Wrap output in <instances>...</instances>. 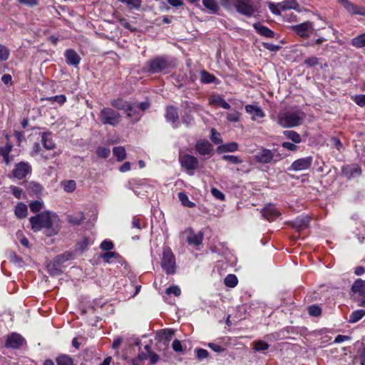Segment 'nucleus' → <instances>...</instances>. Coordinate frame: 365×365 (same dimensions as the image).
Masks as SVG:
<instances>
[{"label": "nucleus", "instance_id": "7", "mask_svg": "<svg viewBox=\"0 0 365 365\" xmlns=\"http://www.w3.org/2000/svg\"><path fill=\"white\" fill-rule=\"evenodd\" d=\"M179 160L181 166L190 173V175L193 174V171L195 170L199 165L198 159L190 154H185L180 156Z\"/></svg>", "mask_w": 365, "mask_h": 365}, {"label": "nucleus", "instance_id": "27", "mask_svg": "<svg viewBox=\"0 0 365 365\" xmlns=\"http://www.w3.org/2000/svg\"><path fill=\"white\" fill-rule=\"evenodd\" d=\"M41 143L46 150H53L56 146L53 141L51 133L48 132L41 134Z\"/></svg>", "mask_w": 365, "mask_h": 365}, {"label": "nucleus", "instance_id": "20", "mask_svg": "<svg viewBox=\"0 0 365 365\" xmlns=\"http://www.w3.org/2000/svg\"><path fill=\"white\" fill-rule=\"evenodd\" d=\"M309 222L310 217L309 216H299L293 222V227L297 232H300L309 227Z\"/></svg>", "mask_w": 365, "mask_h": 365}, {"label": "nucleus", "instance_id": "44", "mask_svg": "<svg viewBox=\"0 0 365 365\" xmlns=\"http://www.w3.org/2000/svg\"><path fill=\"white\" fill-rule=\"evenodd\" d=\"M178 198L184 206L190 208L194 207L195 206V204L190 201L187 195L183 192H180L178 193Z\"/></svg>", "mask_w": 365, "mask_h": 365}, {"label": "nucleus", "instance_id": "2", "mask_svg": "<svg viewBox=\"0 0 365 365\" xmlns=\"http://www.w3.org/2000/svg\"><path fill=\"white\" fill-rule=\"evenodd\" d=\"M148 71L151 73H170L175 66L173 60L168 56H158L147 62Z\"/></svg>", "mask_w": 365, "mask_h": 365}, {"label": "nucleus", "instance_id": "4", "mask_svg": "<svg viewBox=\"0 0 365 365\" xmlns=\"http://www.w3.org/2000/svg\"><path fill=\"white\" fill-rule=\"evenodd\" d=\"M255 160L260 164H269L279 162L283 158L282 154L279 153L278 149H268L261 148L254 156Z\"/></svg>", "mask_w": 365, "mask_h": 365}, {"label": "nucleus", "instance_id": "63", "mask_svg": "<svg viewBox=\"0 0 365 365\" xmlns=\"http://www.w3.org/2000/svg\"><path fill=\"white\" fill-rule=\"evenodd\" d=\"M354 101L359 106H365V95H356L355 96Z\"/></svg>", "mask_w": 365, "mask_h": 365}, {"label": "nucleus", "instance_id": "22", "mask_svg": "<svg viewBox=\"0 0 365 365\" xmlns=\"http://www.w3.org/2000/svg\"><path fill=\"white\" fill-rule=\"evenodd\" d=\"M253 27L255 31L262 36L267 38H275L276 34L268 27L262 25L260 22L255 23Z\"/></svg>", "mask_w": 365, "mask_h": 365}, {"label": "nucleus", "instance_id": "49", "mask_svg": "<svg viewBox=\"0 0 365 365\" xmlns=\"http://www.w3.org/2000/svg\"><path fill=\"white\" fill-rule=\"evenodd\" d=\"M174 336V331L172 329H164L160 334L161 339L166 342L170 341Z\"/></svg>", "mask_w": 365, "mask_h": 365}, {"label": "nucleus", "instance_id": "50", "mask_svg": "<svg viewBox=\"0 0 365 365\" xmlns=\"http://www.w3.org/2000/svg\"><path fill=\"white\" fill-rule=\"evenodd\" d=\"M9 55V50L5 46L0 44V62L6 61Z\"/></svg>", "mask_w": 365, "mask_h": 365}, {"label": "nucleus", "instance_id": "32", "mask_svg": "<svg viewBox=\"0 0 365 365\" xmlns=\"http://www.w3.org/2000/svg\"><path fill=\"white\" fill-rule=\"evenodd\" d=\"M14 213L18 218H25L28 214L27 205L22 202H18L15 207Z\"/></svg>", "mask_w": 365, "mask_h": 365}, {"label": "nucleus", "instance_id": "12", "mask_svg": "<svg viewBox=\"0 0 365 365\" xmlns=\"http://www.w3.org/2000/svg\"><path fill=\"white\" fill-rule=\"evenodd\" d=\"M339 2L350 14L365 16V7L357 6L349 0H339Z\"/></svg>", "mask_w": 365, "mask_h": 365}, {"label": "nucleus", "instance_id": "40", "mask_svg": "<svg viewBox=\"0 0 365 365\" xmlns=\"http://www.w3.org/2000/svg\"><path fill=\"white\" fill-rule=\"evenodd\" d=\"M113 153L118 161H123L126 158V153L124 147L117 146L113 149Z\"/></svg>", "mask_w": 365, "mask_h": 365}, {"label": "nucleus", "instance_id": "31", "mask_svg": "<svg viewBox=\"0 0 365 365\" xmlns=\"http://www.w3.org/2000/svg\"><path fill=\"white\" fill-rule=\"evenodd\" d=\"M130 104V103L120 98L114 99L110 101V105L113 107L115 108L118 110H124L125 112L126 110L130 111V109L129 108Z\"/></svg>", "mask_w": 365, "mask_h": 365}, {"label": "nucleus", "instance_id": "25", "mask_svg": "<svg viewBox=\"0 0 365 365\" xmlns=\"http://www.w3.org/2000/svg\"><path fill=\"white\" fill-rule=\"evenodd\" d=\"M209 103L214 106H218L224 109H230V105L227 103L219 95H212L209 98Z\"/></svg>", "mask_w": 365, "mask_h": 365}, {"label": "nucleus", "instance_id": "60", "mask_svg": "<svg viewBox=\"0 0 365 365\" xmlns=\"http://www.w3.org/2000/svg\"><path fill=\"white\" fill-rule=\"evenodd\" d=\"M240 113L237 111H233L227 113V119L230 122H237L240 120Z\"/></svg>", "mask_w": 365, "mask_h": 365}, {"label": "nucleus", "instance_id": "53", "mask_svg": "<svg viewBox=\"0 0 365 365\" xmlns=\"http://www.w3.org/2000/svg\"><path fill=\"white\" fill-rule=\"evenodd\" d=\"M308 312L312 317H319L322 314V309L319 306L313 304L309 307Z\"/></svg>", "mask_w": 365, "mask_h": 365}, {"label": "nucleus", "instance_id": "15", "mask_svg": "<svg viewBox=\"0 0 365 365\" xmlns=\"http://www.w3.org/2000/svg\"><path fill=\"white\" fill-rule=\"evenodd\" d=\"M312 27L310 21H305L302 24L292 26V29L302 38H308L309 36V31Z\"/></svg>", "mask_w": 365, "mask_h": 365}, {"label": "nucleus", "instance_id": "8", "mask_svg": "<svg viewBox=\"0 0 365 365\" xmlns=\"http://www.w3.org/2000/svg\"><path fill=\"white\" fill-rule=\"evenodd\" d=\"M235 10L240 14L247 17L255 16L256 9L245 0H237L234 4Z\"/></svg>", "mask_w": 365, "mask_h": 365}, {"label": "nucleus", "instance_id": "9", "mask_svg": "<svg viewBox=\"0 0 365 365\" xmlns=\"http://www.w3.org/2000/svg\"><path fill=\"white\" fill-rule=\"evenodd\" d=\"M31 166L29 163L20 162L14 165L12 174L14 178L19 180H23L31 173Z\"/></svg>", "mask_w": 365, "mask_h": 365}, {"label": "nucleus", "instance_id": "13", "mask_svg": "<svg viewBox=\"0 0 365 365\" xmlns=\"http://www.w3.org/2000/svg\"><path fill=\"white\" fill-rule=\"evenodd\" d=\"M195 148L196 152L199 155L203 156L207 155L208 158L211 156L212 152L213 150V145L206 140H200L197 141Z\"/></svg>", "mask_w": 365, "mask_h": 365}, {"label": "nucleus", "instance_id": "18", "mask_svg": "<svg viewBox=\"0 0 365 365\" xmlns=\"http://www.w3.org/2000/svg\"><path fill=\"white\" fill-rule=\"evenodd\" d=\"M66 62L69 66L77 67L81 61L80 56L73 49H67L64 52Z\"/></svg>", "mask_w": 365, "mask_h": 365}, {"label": "nucleus", "instance_id": "42", "mask_svg": "<svg viewBox=\"0 0 365 365\" xmlns=\"http://www.w3.org/2000/svg\"><path fill=\"white\" fill-rule=\"evenodd\" d=\"M351 45L356 48L365 47V33L352 38Z\"/></svg>", "mask_w": 365, "mask_h": 365}, {"label": "nucleus", "instance_id": "26", "mask_svg": "<svg viewBox=\"0 0 365 365\" xmlns=\"http://www.w3.org/2000/svg\"><path fill=\"white\" fill-rule=\"evenodd\" d=\"M351 291L359 296H365V280L356 279L351 286Z\"/></svg>", "mask_w": 365, "mask_h": 365}, {"label": "nucleus", "instance_id": "34", "mask_svg": "<svg viewBox=\"0 0 365 365\" xmlns=\"http://www.w3.org/2000/svg\"><path fill=\"white\" fill-rule=\"evenodd\" d=\"M129 108L130 111L126 110L125 113L128 117H134L135 120H138L141 117V113H140V110L138 109L137 103H130L129 105Z\"/></svg>", "mask_w": 365, "mask_h": 365}, {"label": "nucleus", "instance_id": "24", "mask_svg": "<svg viewBox=\"0 0 365 365\" xmlns=\"http://www.w3.org/2000/svg\"><path fill=\"white\" fill-rule=\"evenodd\" d=\"M101 257L106 263H111L114 260L120 263L123 261L121 256L115 252H106L101 255Z\"/></svg>", "mask_w": 365, "mask_h": 365}, {"label": "nucleus", "instance_id": "16", "mask_svg": "<svg viewBox=\"0 0 365 365\" xmlns=\"http://www.w3.org/2000/svg\"><path fill=\"white\" fill-rule=\"evenodd\" d=\"M24 341L25 339L20 334L13 333L11 336H8L6 341V346L12 349H18Z\"/></svg>", "mask_w": 365, "mask_h": 365}, {"label": "nucleus", "instance_id": "57", "mask_svg": "<svg viewBox=\"0 0 365 365\" xmlns=\"http://www.w3.org/2000/svg\"><path fill=\"white\" fill-rule=\"evenodd\" d=\"M304 63L309 67L315 66L319 63V58L316 56H310L307 58Z\"/></svg>", "mask_w": 365, "mask_h": 365}, {"label": "nucleus", "instance_id": "35", "mask_svg": "<svg viewBox=\"0 0 365 365\" xmlns=\"http://www.w3.org/2000/svg\"><path fill=\"white\" fill-rule=\"evenodd\" d=\"M278 6L282 10H287V9H297L299 7V4L296 1V0H284L278 4Z\"/></svg>", "mask_w": 365, "mask_h": 365}, {"label": "nucleus", "instance_id": "39", "mask_svg": "<svg viewBox=\"0 0 365 365\" xmlns=\"http://www.w3.org/2000/svg\"><path fill=\"white\" fill-rule=\"evenodd\" d=\"M203 240V235L201 232L194 234L187 238V242L190 245H200Z\"/></svg>", "mask_w": 365, "mask_h": 365}, {"label": "nucleus", "instance_id": "62", "mask_svg": "<svg viewBox=\"0 0 365 365\" xmlns=\"http://www.w3.org/2000/svg\"><path fill=\"white\" fill-rule=\"evenodd\" d=\"M211 193L217 200H225V195L221 191H220L218 189H217L215 187H212L211 189Z\"/></svg>", "mask_w": 365, "mask_h": 365}, {"label": "nucleus", "instance_id": "58", "mask_svg": "<svg viewBox=\"0 0 365 365\" xmlns=\"http://www.w3.org/2000/svg\"><path fill=\"white\" fill-rule=\"evenodd\" d=\"M195 352H196L197 359L200 361L207 358L209 356L208 351L204 349H201V348L196 349Z\"/></svg>", "mask_w": 365, "mask_h": 365}, {"label": "nucleus", "instance_id": "59", "mask_svg": "<svg viewBox=\"0 0 365 365\" xmlns=\"http://www.w3.org/2000/svg\"><path fill=\"white\" fill-rule=\"evenodd\" d=\"M165 293L168 294H173L175 296L178 297L180 295L181 291H180V289L179 288V287L173 285V286H171V287H169L168 288H167Z\"/></svg>", "mask_w": 365, "mask_h": 365}, {"label": "nucleus", "instance_id": "5", "mask_svg": "<svg viewBox=\"0 0 365 365\" xmlns=\"http://www.w3.org/2000/svg\"><path fill=\"white\" fill-rule=\"evenodd\" d=\"M161 267L163 271L168 275L174 274L176 272L175 257L170 247L168 246L163 248Z\"/></svg>", "mask_w": 365, "mask_h": 365}, {"label": "nucleus", "instance_id": "52", "mask_svg": "<svg viewBox=\"0 0 365 365\" xmlns=\"http://www.w3.org/2000/svg\"><path fill=\"white\" fill-rule=\"evenodd\" d=\"M222 159L225 161H229L234 165H238L242 162L237 156L231 155H225L222 157Z\"/></svg>", "mask_w": 365, "mask_h": 365}, {"label": "nucleus", "instance_id": "54", "mask_svg": "<svg viewBox=\"0 0 365 365\" xmlns=\"http://www.w3.org/2000/svg\"><path fill=\"white\" fill-rule=\"evenodd\" d=\"M47 101L50 102H57L60 105H63L66 101V97L65 95H57L47 98Z\"/></svg>", "mask_w": 365, "mask_h": 365}, {"label": "nucleus", "instance_id": "48", "mask_svg": "<svg viewBox=\"0 0 365 365\" xmlns=\"http://www.w3.org/2000/svg\"><path fill=\"white\" fill-rule=\"evenodd\" d=\"M43 206V203L40 200H34L30 202L29 207L32 212L36 213L39 212Z\"/></svg>", "mask_w": 365, "mask_h": 365}, {"label": "nucleus", "instance_id": "43", "mask_svg": "<svg viewBox=\"0 0 365 365\" xmlns=\"http://www.w3.org/2000/svg\"><path fill=\"white\" fill-rule=\"evenodd\" d=\"M238 279L235 274H230L226 276L224 279L225 284L228 287L233 288L237 286Z\"/></svg>", "mask_w": 365, "mask_h": 365}, {"label": "nucleus", "instance_id": "11", "mask_svg": "<svg viewBox=\"0 0 365 365\" xmlns=\"http://www.w3.org/2000/svg\"><path fill=\"white\" fill-rule=\"evenodd\" d=\"M165 117L168 123L172 124L173 128L179 126V115L178 108L173 106H167Z\"/></svg>", "mask_w": 365, "mask_h": 365}, {"label": "nucleus", "instance_id": "41", "mask_svg": "<svg viewBox=\"0 0 365 365\" xmlns=\"http://www.w3.org/2000/svg\"><path fill=\"white\" fill-rule=\"evenodd\" d=\"M57 365H73V361L71 356L66 354L59 355L56 359Z\"/></svg>", "mask_w": 365, "mask_h": 365}, {"label": "nucleus", "instance_id": "21", "mask_svg": "<svg viewBox=\"0 0 365 365\" xmlns=\"http://www.w3.org/2000/svg\"><path fill=\"white\" fill-rule=\"evenodd\" d=\"M140 187H143L145 189L150 188V186L146 183L145 180H133L129 182V188L132 190L136 195L142 197L144 194H141L138 190ZM145 192H148V190H145Z\"/></svg>", "mask_w": 365, "mask_h": 365}, {"label": "nucleus", "instance_id": "36", "mask_svg": "<svg viewBox=\"0 0 365 365\" xmlns=\"http://www.w3.org/2000/svg\"><path fill=\"white\" fill-rule=\"evenodd\" d=\"M365 316V310L358 309L354 311L349 315L348 322L351 324L356 323Z\"/></svg>", "mask_w": 365, "mask_h": 365}, {"label": "nucleus", "instance_id": "56", "mask_svg": "<svg viewBox=\"0 0 365 365\" xmlns=\"http://www.w3.org/2000/svg\"><path fill=\"white\" fill-rule=\"evenodd\" d=\"M113 247L114 245L110 240H103L100 245V248L103 251L110 252Z\"/></svg>", "mask_w": 365, "mask_h": 365}, {"label": "nucleus", "instance_id": "55", "mask_svg": "<svg viewBox=\"0 0 365 365\" xmlns=\"http://www.w3.org/2000/svg\"><path fill=\"white\" fill-rule=\"evenodd\" d=\"M357 354H358L354 357V359L359 358L360 364L365 365V347L362 346L361 348H359L358 349Z\"/></svg>", "mask_w": 365, "mask_h": 365}, {"label": "nucleus", "instance_id": "37", "mask_svg": "<svg viewBox=\"0 0 365 365\" xmlns=\"http://www.w3.org/2000/svg\"><path fill=\"white\" fill-rule=\"evenodd\" d=\"M85 220L84 215L83 212H78L73 215H68V222L73 225H79L83 222Z\"/></svg>", "mask_w": 365, "mask_h": 365}, {"label": "nucleus", "instance_id": "38", "mask_svg": "<svg viewBox=\"0 0 365 365\" xmlns=\"http://www.w3.org/2000/svg\"><path fill=\"white\" fill-rule=\"evenodd\" d=\"M283 134L294 143H299L302 142L300 135L294 130H284Z\"/></svg>", "mask_w": 365, "mask_h": 365}, {"label": "nucleus", "instance_id": "51", "mask_svg": "<svg viewBox=\"0 0 365 365\" xmlns=\"http://www.w3.org/2000/svg\"><path fill=\"white\" fill-rule=\"evenodd\" d=\"M110 153V149L106 147H98L96 150L97 155L101 158H107Z\"/></svg>", "mask_w": 365, "mask_h": 365}, {"label": "nucleus", "instance_id": "33", "mask_svg": "<svg viewBox=\"0 0 365 365\" xmlns=\"http://www.w3.org/2000/svg\"><path fill=\"white\" fill-rule=\"evenodd\" d=\"M202 4L210 14H217L220 10V6L216 0H202Z\"/></svg>", "mask_w": 365, "mask_h": 365}, {"label": "nucleus", "instance_id": "6", "mask_svg": "<svg viewBox=\"0 0 365 365\" xmlns=\"http://www.w3.org/2000/svg\"><path fill=\"white\" fill-rule=\"evenodd\" d=\"M100 119L103 125L116 126L121 120L120 114L110 108H103L100 112Z\"/></svg>", "mask_w": 365, "mask_h": 365}, {"label": "nucleus", "instance_id": "47", "mask_svg": "<svg viewBox=\"0 0 365 365\" xmlns=\"http://www.w3.org/2000/svg\"><path fill=\"white\" fill-rule=\"evenodd\" d=\"M63 189L67 192H72L76 187V182L73 180L62 182Z\"/></svg>", "mask_w": 365, "mask_h": 365}, {"label": "nucleus", "instance_id": "17", "mask_svg": "<svg viewBox=\"0 0 365 365\" xmlns=\"http://www.w3.org/2000/svg\"><path fill=\"white\" fill-rule=\"evenodd\" d=\"M264 218L268 220H274L280 215V212L274 205L269 204L261 210Z\"/></svg>", "mask_w": 365, "mask_h": 365}, {"label": "nucleus", "instance_id": "45", "mask_svg": "<svg viewBox=\"0 0 365 365\" xmlns=\"http://www.w3.org/2000/svg\"><path fill=\"white\" fill-rule=\"evenodd\" d=\"M118 1L125 4L130 9H138L142 4L141 0H118Z\"/></svg>", "mask_w": 365, "mask_h": 365}, {"label": "nucleus", "instance_id": "23", "mask_svg": "<svg viewBox=\"0 0 365 365\" xmlns=\"http://www.w3.org/2000/svg\"><path fill=\"white\" fill-rule=\"evenodd\" d=\"M185 104L187 105L185 108H187L188 110L185 112L184 115H182V120L183 123L186 124L187 125H190L194 121V117L192 114V111L197 110L198 106L195 104L189 106L187 102H185Z\"/></svg>", "mask_w": 365, "mask_h": 365}, {"label": "nucleus", "instance_id": "46", "mask_svg": "<svg viewBox=\"0 0 365 365\" xmlns=\"http://www.w3.org/2000/svg\"><path fill=\"white\" fill-rule=\"evenodd\" d=\"M253 349L256 351H263L264 350L268 349V348L269 347V345L267 343L262 340L255 341L253 342Z\"/></svg>", "mask_w": 365, "mask_h": 365}, {"label": "nucleus", "instance_id": "1", "mask_svg": "<svg viewBox=\"0 0 365 365\" xmlns=\"http://www.w3.org/2000/svg\"><path fill=\"white\" fill-rule=\"evenodd\" d=\"M57 221H58V215L51 211H43L29 218L33 231L38 232L45 228L48 231V236L57 234L58 230L54 227Z\"/></svg>", "mask_w": 365, "mask_h": 365}, {"label": "nucleus", "instance_id": "10", "mask_svg": "<svg viewBox=\"0 0 365 365\" xmlns=\"http://www.w3.org/2000/svg\"><path fill=\"white\" fill-rule=\"evenodd\" d=\"M69 255H62L56 257L54 260L47 266L49 274L51 276L61 274V264L69 259Z\"/></svg>", "mask_w": 365, "mask_h": 365}, {"label": "nucleus", "instance_id": "64", "mask_svg": "<svg viewBox=\"0 0 365 365\" xmlns=\"http://www.w3.org/2000/svg\"><path fill=\"white\" fill-rule=\"evenodd\" d=\"M211 133L212 135L210 139L214 143L219 144L222 143V138L218 136L219 134L216 132V130L214 128L211 130Z\"/></svg>", "mask_w": 365, "mask_h": 365}, {"label": "nucleus", "instance_id": "29", "mask_svg": "<svg viewBox=\"0 0 365 365\" xmlns=\"http://www.w3.org/2000/svg\"><path fill=\"white\" fill-rule=\"evenodd\" d=\"M239 145L235 142H231L225 144L220 145L217 148L218 153L226 152H235L238 150Z\"/></svg>", "mask_w": 365, "mask_h": 365}, {"label": "nucleus", "instance_id": "14", "mask_svg": "<svg viewBox=\"0 0 365 365\" xmlns=\"http://www.w3.org/2000/svg\"><path fill=\"white\" fill-rule=\"evenodd\" d=\"M312 160L313 158L311 156L297 159L292 163L289 170L293 171H301L307 170L311 166Z\"/></svg>", "mask_w": 365, "mask_h": 365}, {"label": "nucleus", "instance_id": "28", "mask_svg": "<svg viewBox=\"0 0 365 365\" xmlns=\"http://www.w3.org/2000/svg\"><path fill=\"white\" fill-rule=\"evenodd\" d=\"M200 81L202 83L208 84L212 83H219V80L207 71L202 70L200 71Z\"/></svg>", "mask_w": 365, "mask_h": 365}, {"label": "nucleus", "instance_id": "30", "mask_svg": "<svg viewBox=\"0 0 365 365\" xmlns=\"http://www.w3.org/2000/svg\"><path fill=\"white\" fill-rule=\"evenodd\" d=\"M245 110L247 113L254 115L252 117V119L254 120H256L257 118H263L264 116L263 110L257 106L247 105L245 106Z\"/></svg>", "mask_w": 365, "mask_h": 365}, {"label": "nucleus", "instance_id": "3", "mask_svg": "<svg viewBox=\"0 0 365 365\" xmlns=\"http://www.w3.org/2000/svg\"><path fill=\"white\" fill-rule=\"evenodd\" d=\"M304 113L299 111L282 112L277 115V123L283 128H294L302 123Z\"/></svg>", "mask_w": 365, "mask_h": 365}, {"label": "nucleus", "instance_id": "19", "mask_svg": "<svg viewBox=\"0 0 365 365\" xmlns=\"http://www.w3.org/2000/svg\"><path fill=\"white\" fill-rule=\"evenodd\" d=\"M12 148L13 145L11 143L0 147V157L3 158V162L6 165H9L14 159V155H11Z\"/></svg>", "mask_w": 365, "mask_h": 365}, {"label": "nucleus", "instance_id": "61", "mask_svg": "<svg viewBox=\"0 0 365 365\" xmlns=\"http://www.w3.org/2000/svg\"><path fill=\"white\" fill-rule=\"evenodd\" d=\"M119 23L120 24V26H122L123 27H124L125 29L130 31H136V29L135 27H133L128 22V21L125 19H119Z\"/></svg>", "mask_w": 365, "mask_h": 365}]
</instances>
